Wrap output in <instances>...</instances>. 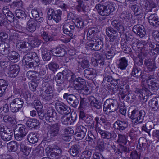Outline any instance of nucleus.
<instances>
[{
	"mask_svg": "<svg viewBox=\"0 0 159 159\" xmlns=\"http://www.w3.org/2000/svg\"><path fill=\"white\" fill-rule=\"evenodd\" d=\"M103 83L110 84L111 87L115 89L116 87L119 88V94L121 98H124L129 92V85L125 81H122V78L117 74H114L113 76L105 74L104 76Z\"/></svg>",
	"mask_w": 159,
	"mask_h": 159,
	"instance_id": "1",
	"label": "nucleus"
},
{
	"mask_svg": "<svg viewBox=\"0 0 159 159\" xmlns=\"http://www.w3.org/2000/svg\"><path fill=\"white\" fill-rule=\"evenodd\" d=\"M147 84V85L143 87L142 89L136 88L134 90V92L137 94L136 96L138 97L140 101L142 102L146 101L149 96L150 91L148 88L153 90L158 89L159 88V84L156 83V81Z\"/></svg>",
	"mask_w": 159,
	"mask_h": 159,
	"instance_id": "2",
	"label": "nucleus"
},
{
	"mask_svg": "<svg viewBox=\"0 0 159 159\" xmlns=\"http://www.w3.org/2000/svg\"><path fill=\"white\" fill-rule=\"evenodd\" d=\"M103 5L98 4L95 6V8L97 10L99 15L103 16H107L113 12L115 10L113 3L109 0H104Z\"/></svg>",
	"mask_w": 159,
	"mask_h": 159,
	"instance_id": "3",
	"label": "nucleus"
},
{
	"mask_svg": "<svg viewBox=\"0 0 159 159\" xmlns=\"http://www.w3.org/2000/svg\"><path fill=\"white\" fill-rule=\"evenodd\" d=\"M12 96L7 98L8 102H10V108L11 111L16 113L20 110L22 108L23 104L24 101L21 98H16L13 99Z\"/></svg>",
	"mask_w": 159,
	"mask_h": 159,
	"instance_id": "4",
	"label": "nucleus"
},
{
	"mask_svg": "<svg viewBox=\"0 0 159 159\" xmlns=\"http://www.w3.org/2000/svg\"><path fill=\"white\" fill-rule=\"evenodd\" d=\"M103 106V110L106 114L116 111L119 107L117 101L112 99L106 100L104 102Z\"/></svg>",
	"mask_w": 159,
	"mask_h": 159,
	"instance_id": "5",
	"label": "nucleus"
},
{
	"mask_svg": "<svg viewBox=\"0 0 159 159\" xmlns=\"http://www.w3.org/2000/svg\"><path fill=\"white\" fill-rule=\"evenodd\" d=\"M60 127V124L58 123L48 125L47 127L48 130L47 133L46 139L50 141L53 137L57 136L59 134Z\"/></svg>",
	"mask_w": 159,
	"mask_h": 159,
	"instance_id": "6",
	"label": "nucleus"
},
{
	"mask_svg": "<svg viewBox=\"0 0 159 159\" xmlns=\"http://www.w3.org/2000/svg\"><path fill=\"white\" fill-rule=\"evenodd\" d=\"M96 131L97 133H98L100 134L101 137L104 139H110L116 138L117 136V134L113 131L109 132L103 130L102 125H96Z\"/></svg>",
	"mask_w": 159,
	"mask_h": 159,
	"instance_id": "7",
	"label": "nucleus"
},
{
	"mask_svg": "<svg viewBox=\"0 0 159 159\" xmlns=\"http://www.w3.org/2000/svg\"><path fill=\"white\" fill-rule=\"evenodd\" d=\"M152 8L146 9L145 12V16H148V20L150 24L155 27L159 26V18L156 13H151Z\"/></svg>",
	"mask_w": 159,
	"mask_h": 159,
	"instance_id": "8",
	"label": "nucleus"
},
{
	"mask_svg": "<svg viewBox=\"0 0 159 159\" xmlns=\"http://www.w3.org/2000/svg\"><path fill=\"white\" fill-rule=\"evenodd\" d=\"M14 131V137L16 140L21 141L23 139L24 137L26 136L27 133V130L25 125L20 124L18 125Z\"/></svg>",
	"mask_w": 159,
	"mask_h": 159,
	"instance_id": "9",
	"label": "nucleus"
},
{
	"mask_svg": "<svg viewBox=\"0 0 159 159\" xmlns=\"http://www.w3.org/2000/svg\"><path fill=\"white\" fill-rule=\"evenodd\" d=\"M48 18L49 20L52 19L56 23L59 22L61 19L62 12L61 10L58 9L56 11L50 8L48 11Z\"/></svg>",
	"mask_w": 159,
	"mask_h": 159,
	"instance_id": "10",
	"label": "nucleus"
},
{
	"mask_svg": "<svg viewBox=\"0 0 159 159\" xmlns=\"http://www.w3.org/2000/svg\"><path fill=\"white\" fill-rule=\"evenodd\" d=\"M143 47L142 51L144 49L147 52H146V53H149L150 55H153L159 52V44L156 43L149 42L148 46H143Z\"/></svg>",
	"mask_w": 159,
	"mask_h": 159,
	"instance_id": "11",
	"label": "nucleus"
},
{
	"mask_svg": "<svg viewBox=\"0 0 159 159\" xmlns=\"http://www.w3.org/2000/svg\"><path fill=\"white\" fill-rule=\"evenodd\" d=\"M45 118L47 122H49L55 121L58 119L57 113L53 107L49 106L47 108Z\"/></svg>",
	"mask_w": 159,
	"mask_h": 159,
	"instance_id": "12",
	"label": "nucleus"
},
{
	"mask_svg": "<svg viewBox=\"0 0 159 159\" xmlns=\"http://www.w3.org/2000/svg\"><path fill=\"white\" fill-rule=\"evenodd\" d=\"M128 127V121L125 119L117 120L115 122L113 125V127L114 129L121 133L124 132Z\"/></svg>",
	"mask_w": 159,
	"mask_h": 159,
	"instance_id": "13",
	"label": "nucleus"
},
{
	"mask_svg": "<svg viewBox=\"0 0 159 159\" xmlns=\"http://www.w3.org/2000/svg\"><path fill=\"white\" fill-rule=\"evenodd\" d=\"M43 98L47 100H49L52 98H56L57 95L54 93L52 87L51 86H48L45 91L43 92L42 94Z\"/></svg>",
	"mask_w": 159,
	"mask_h": 159,
	"instance_id": "14",
	"label": "nucleus"
},
{
	"mask_svg": "<svg viewBox=\"0 0 159 159\" xmlns=\"http://www.w3.org/2000/svg\"><path fill=\"white\" fill-rule=\"evenodd\" d=\"M144 65L148 72L154 71L157 68L155 60L152 58L145 59L144 61Z\"/></svg>",
	"mask_w": 159,
	"mask_h": 159,
	"instance_id": "15",
	"label": "nucleus"
},
{
	"mask_svg": "<svg viewBox=\"0 0 159 159\" xmlns=\"http://www.w3.org/2000/svg\"><path fill=\"white\" fill-rule=\"evenodd\" d=\"M96 37V40H94L93 41L89 40V42L88 44L92 50L94 51H98L102 48L103 46V43L100 39Z\"/></svg>",
	"mask_w": 159,
	"mask_h": 159,
	"instance_id": "16",
	"label": "nucleus"
},
{
	"mask_svg": "<svg viewBox=\"0 0 159 159\" xmlns=\"http://www.w3.org/2000/svg\"><path fill=\"white\" fill-rule=\"evenodd\" d=\"M55 107L58 112L61 114L67 115L70 111V109L69 107L61 102H56Z\"/></svg>",
	"mask_w": 159,
	"mask_h": 159,
	"instance_id": "17",
	"label": "nucleus"
},
{
	"mask_svg": "<svg viewBox=\"0 0 159 159\" xmlns=\"http://www.w3.org/2000/svg\"><path fill=\"white\" fill-rule=\"evenodd\" d=\"M80 123L78 122L77 124L76 128L77 132L75 135L77 137V139L81 140L85 136L87 132L86 128L84 126L80 125Z\"/></svg>",
	"mask_w": 159,
	"mask_h": 159,
	"instance_id": "18",
	"label": "nucleus"
},
{
	"mask_svg": "<svg viewBox=\"0 0 159 159\" xmlns=\"http://www.w3.org/2000/svg\"><path fill=\"white\" fill-rule=\"evenodd\" d=\"M111 25L121 35L125 31V27L122 23L119 20H115L112 21Z\"/></svg>",
	"mask_w": 159,
	"mask_h": 159,
	"instance_id": "19",
	"label": "nucleus"
},
{
	"mask_svg": "<svg viewBox=\"0 0 159 159\" xmlns=\"http://www.w3.org/2000/svg\"><path fill=\"white\" fill-rule=\"evenodd\" d=\"M63 32L65 34L72 37L74 32L75 27L73 23H65L63 26Z\"/></svg>",
	"mask_w": 159,
	"mask_h": 159,
	"instance_id": "20",
	"label": "nucleus"
},
{
	"mask_svg": "<svg viewBox=\"0 0 159 159\" xmlns=\"http://www.w3.org/2000/svg\"><path fill=\"white\" fill-rule=\"evenodd\" d=\"M132 30L133 32L136 34L140 38L144 37L146 34L144 27L143 25L139 24L134 25L132 28Z\"/></svg>",
	"mask_w": 159,
	"mask_h": 159,
	"instance_id": "21",
	"label": "nucleus"
},
{
	"mask_svg": "<svg viewBox=\"0 0 159 159\" xmlns=\"http://www.w3.org/2000/svg\"><path fill=\"white\" fill-rule=\"evenodd\" d=\"M81 147L78 144L72 146L68 150L69 153L74 157L79 156L81 152Z\"/></svg>",
	"mask_w": 159,
	"mask_h": 159,
	"instance_id": "22",
	"label": "nucleus"
},
{
	"mask_svg": "<svg viewBox=\"0 0 159 159\" xmlns=\"http://www.w3.org/2000/svg\"><path fill=\"white\" fill-rule=\"evenodd\" d=\"M35 58H38L37 54L35 52H30L27 53L23 57L22 62L25 63L27 66L28 64H29V63L31 62L30 61Z\"/></svg>",
	"mask_w": 159,
	"mask_h": 159,
	"instance_id": "23",
	"label": "nucleus"
},
{
	"mask_svg": "<svg viewBox=\"0 0 159 159\" xmlns=\"http://www.w3.org/2000/svg\"><path fill=\"white\" fill-rule=\"evenodd\" d=\"M89 100L90 102V105L92 108L98 109H102V104L97 100L93 96H90L89 98Z\"/></svg>",
	"mask_w": 159,
	"mask_h": 159,
	"instance_id": "24",
	"label": "nucleus"
},
{
	"mask_svg": "<svg viewBox=\"0 0 159 159\" xmlns=\"http://www.w3.org/2000/svg\"><path fill=\"white\" fill-rule=\"evenodd\" d=\"M14 133L12 129H7L5 132H1L0 135L1 138L4 141H8L12 139Z\"/></svg>",
	"mask_w": 159,
	"mask_h": 159,
	"instance_id": "25",
	"label": "nucleus"
},
{
	"mask_svg": "<svg viewBox=\"0 0 159 159\" xmlns=\"http://www.w3.org/2000/svg\"><path fill=\"white\" fill-rule=\"evenodd\" d=\"M99 32L98 29L96 28H92L89 29L87 34V39L88 40L93 41L96 40V37L95 36Z\"/></svg>",
	"mask_w": 159,
	"mask_h": 159,
	"instance_id": "26",
	"label": "nucleus"
},
{
	"mask_svg": "<svg viewBox=\"0 0 159 159\" xmlns=\"http://www.w3.org/2000/svg\"><path fill=\"white\" fill-rule=\"evenodd\" d=\"M39 124L38 120L33 118L28 119L26 123V125L30 129H36L39 126Z\"/></svg>",
	"mask_w": 159,
	"mask_h": 159,
	"instance_id": "27",
	"label": "nucleus"
},
{
	"mask_svg": "<svg viewBox=\"0 0 159 159\" xmlns=\"http://www.w3.org/2000/svg\"><path fill=\"white\" fill-rule=\"evenodd\" d=\"M145 115V112L144 110L139 111L138 115H137L136 118H134L132 120V122L134 124H138L141 123L144 120V118Z\"/></svg>",
	"mask_w": 159,
	"mask_h": 159,
	"instance_id": "28",
	"label": "nucleus"
},
{
	"mask_svg": "<svg viewBox=\"0 0 159 159\" xmlns=\"http://www.w3.org/2000/svg\"><path fill=\"white\" fill-rule=\"evenodd\" d=\"M37 21L30 19L28 21L26 27V30L30 32H33L36 30Z\"/></svg>",
	"mask_w": 159,
	"mask_h": 159,
	"instance_id": "29",
	"label": "nucleus"
},
{
	"mask_svg": "<svg viewBox=\"0 0 159 159\" xmlns=\"http://www.w3.org/2000/svg\"><path fill=\"white\" fill-rule=\"evenodd\" d=\"M19 72V66L18 65L15 64L10 66L8 74L11 77H15L18 75Z\"/></svg>",
	"mask_w": 159,
	"mask_h": 159,
	"instance_id": "30",
	"label": "nucleus"
},
{
	"mask_svg": "<svg viewBox=\"0 0 159 159\" xmlns=\"http://www.w3.org/2000/svg\"><path fill=\"white\" fill-rule=\"evenodd\" d=\"M51 52L54 56L59 57H62L66 53L65 50L59 46L52 49L51 50Z\"/></svg>",
	"mask_w": 159,
	"mask_h": 159,
	"instance_id": "31",
	"label": "nucleus"
},
{
	"mask_svg": "<svg viewBox=\"0 0 159 159\" xmlns=\"http://www.w3.org/2000/svg\"><path fill=\"white\" fill-rule=\"evenodd\" d=\"M96 71L92 68L86 69L84 71V76L88 79L91 80L95 77Z\"/></svg>",
	"mask_w": 159,
	"mask_h": 159,
	"instance_id": "32",
	"label": "nucleus"
},
{
	"mask_svg": "<svg viewBox=\"0 0 159 159\" xmlns=\"http://www.w3.org/2000/svg\"><path fill=\"white\" fill-rule=\"evenodd\" d=\"M78 4L76 6V9L79 12H84L88 10V7L82 1L79 0L77 1Z\"/></svg>",
	"mask_w": 159,
	"mask_h": 159,
	"instance_id": "33",
	"label": "nucleus"
},
{
	"mask_svg": "<svg viewBox=\"0 0 159 159\" xmlns=\"http://www.w3.org/2000/svg\"><path fill=\"white\" fill-rule=\"evenodd\" d=\"M75 83H74V87L77 90H80L84 88L85 85V81L84 79L80 77H78L75 80Z\"/></svg>",
	"mask_w": 159,
	"mask_h": 159,
	"instance_id": "34",
	"label": "nucleus"
},
{
	"mask_svg": "<svg viewBox=\"0 0 159 159\" xmlns=\"http://www.w3.org/2000/svg\"><path fill=\"white\" fill-rule=\"evenodd\" d=\"M9 46L7 43L0 42V53L3 55L7 54L10 50Z\"/></svg>",
	"mask_w": 159,
	"mask_h": 159,
	"instance_id": "35",
	"label": "nucleus"
},
{
	"mask_svg": "<svg viewBox=\"0 0 159 159\" xmlns=\"http://www.w3.org/2000/svg\"><path fill=\"white\" fill-rule=\"evenodd\" d=\"M32 17L35 19V21L40 23H42L44 19L43 17H41L42 15H40L37 9H33L32 10L31 12Z\"/></svg>",
	"mask_w": 159,
	"mask_h": 159,
	"instance_id": "36",
	"label": "nucleus"
},
{
	"mask_svg": "<svg viewBox=\"0 0 159 159\" xmlns=\"http://www.w3.org/2000/svg\"><path fill=\"white\" fill-rule=\"evenodd\" d=\"M142 70L140 67H137L136 66H133L131 73V76L138 78L142 76Z\"/></svg>",
	"mask_w": 159,
	"mask_h": 159,
	"instance_id": "37",
	"label": "nucleus"
},
{
	"mask_svg": "<svg viewBox=\"0 0 159 159\" xmlns=\"http://www.w3.org/2000/svg\"><path fill=\"white\" fill-rule=\"evenodd\" d=\"M42 58L44 61H49L51 57V50H48L46 48H43L41 49Z\"/></svg>",
	"mask_w": 159,
	"mask_h": 159,
	"instance_id": "38",
	"label": "nucleus"
},
{
	"mask_svg": "<svg viewBox=\"0 0 159 159\" xmlns=\"http://www.w3.org/2000/svg\"><path fill=\"white\" fill-rule=\"evenodd\" d=\"M7 58L9 60L13 62H17L19 56V54L16 51H12L8 53Z\"/></svg>",
	"mask_w": 159,
	"mask_h": 159,
	"instance_id": "39",
	"label": "nucleus"
},
{
	"mask_svg": "<svg viewBox=\"0 0 159 159\" xmlns=\"http://www.w3.org/2000/svg\"><path fill=\"white\" fill-rule=\"evenodd\" d=\"M62 153V150L59 148L57 147L52 149L51 152L50 156L52 159L57 158L61 156Z\"/></svg>",
	"mask_w": 159,
	"mask_h": 159,
	"instance_id": "40",
	"label": "nucleus"
},
{
	"mask_svg": "<svg viewBox=\"0 0 159 159\" xmlns=\"http://www.w3.org/2000/svg\"><path fill=\"white\" fill-rule=\"evenodd\" d=\"M20 146V144L15 141H11L7 144L8 149L12 152L16 151Z\"/></svg>",
	"mask_w": 159,
	"mask_h": 159,
	"instance_id": "41",
	"label": "nucleus"
},
{
	"mask_svg": "<svg viewBox=\"0 0 159 159\" xmlns=\"http://www.w3.org/2000/svg\"><path fill=\"white\" fill-rule=\"evenodd\" d=\"M8 85L7 81L3 79H0V97L3 96Z\"/></svg>",
	"mask_w": 159,
	"mask_h": 159,
	"instance_id": "42",
	"label": "nucleus"
},
{
	"mask_svg": "<svg viewBox=\"0 0 159 159\" xmlns=\"http://www.w3.org/2000/svg\"><path fill=\"white\" fill-rule=\"evenodd\" d=\"M128 66V61L125 57L119 59L118 61L117 67L122 70L126 69Z\"/></svg>",
	"mask_w": 159,
	"mask_h": 159,
	"instance_id": "43",
	"label": "nucleus"
},
{
	"mask_svg": "<svg viewBox=\"0 0 159 159\" xmlns=\"http://www.w3.org/2000/svg\"><path fill=\"white\" fill-rule=\"evenodd\" d=\"M29 64L27 66V67L29 68H33L35 70H38V68L40 67V65H42L40 63L38 57V58H35L34 59L32 62H30Z\"/></svg>",
	"mask_w": 159,
	"mask_h": 159,
	"instance_id": "44",
	"label": "nucleus"
},
{
	"mask_svg": "<svg viewBox=\"0 0 159 159\" xmlns=\"http://www.w3.org/2000/svg\"><path fill=\"white\" fill-rule=\"evenodd\" d=\"M15 15L18 19L22 20H28L29 18H27V15L25 12L20 9H17L15 11Z\"/></svg>",
	"mask_w": 159,
	"mask_h": 159,
	"instance_id": "45",
	"label": "nucleus"
},
{
	"mask_svg": "<svg viewBox=\"0 0 159 159\" xmlns=\"http://www.w3.org/2000/svg\"><path fill=\"white\" fill-rule=\"evenodd\" d=\"M79 118L80 120H81L88 123H90L92 120V119L86 115L82 110H80L79 113Z\"/></svg>",
	"mask_w": 159,
	"mask_h": 159,
	"instance_id": "46",
	"label": "nucleus"
},
{
	"mask_svg": "<svg viewBox=\"0 0 159 159\" xmlns=\"http://www.w3.org/2000/svg\"><path fill=\"white\" fill-rule=\"evenodd\" d=\"M80 105L79 106V109L83 110V109L87 107L88 105L87 102V98L86 97H82V95H80Z\"/></svg>",
	"mask_w": 159,
	"mask_h": 159,
	"instance_id": "47",
	"label": "nucleus"
},
{
	"mask_svg": "<svg viewBox=\"0 0 159 159\" xmlns=\"http://www.w3.org/2000/svg\"><path fill=\"white\" fill-rule=\"evenodd\" d=\"M27 140L30 143L34 144L38 141L37 135L34 133L31 132L27 136Z\"/></svg>",
	"mask_w": 159,
	"mask_h": 159,
	"instance_id": "48",
	"label": "nucleus"
},
{
	"mask_svg": "<svg viewBox=\"0 0 159 159\" xmlns=\"http://www.w3.org/2000/svg\"><path fill=\"white\" fill-rule=\"evenodd\" d=\"M78 63L79 66L84 69L89 67V61L85 59L79 58Z\"/></svg>",
	"mask_w": 159,
	"mask_h": 159,
	"instance_id": "49",
	"label": "nucleus"
},
{
	"mask_svg": "<svg viewBox=\"0 0 159 159\" xmlns=\"http://www.w3.org/2000/svg\"><path fill=\"white\" fill-rule=\"evenodd\" d=\"M68 103L73 107L76 108L79 103V101L75 96L73 95L68 101Z\"/></svg>",
	"mask_w": 159,
	"mask_h": 159,
	"instance_id": "50",
	"label": "nucleus"
},
{
	"mask_svg": "<svg viewBox=\"0 0 159 159\" xmlns=\"http://www.w3.org/2000/svg\"><path fill=\"white\" fill-rule=\"evenodd\" d=\"M27 77L33 81H37L38 80V77L36 76V71H29L26 74Z\"/></svg>",
	"mask_w": 159,
	"mask_h": 159,
	"instance_id": "51",
	"label": "nucleus"
},
{
	"mask_svg": "<svg viewBox=\"0 0 159 159\" xmlns=\"http://www.w3.org/2000/svg\"><path fill=\"white\" fill-rule=\"evenodd\" d=\"M148 144V142L146 139L144 137H141L139 140L138 146L140 149L142 148H145Z\"/></svg>",
	"mask_w": 159,
	"mask_h": 159,
	"instance_id": "52",
	"label": "nucleus"
},
{
	"mask_svg": "<svg viewBox=\"0 0 159 159\" xmlns=\"http://www.w3.org/2000/svg\"><path fill=\"white\" fill-rule=\"evenodd\" d=\"M96 147L100 151H103L107 147L106 144L104 143L102 139H99L98 141Z\"/></svg>",
	"mask_w": 159,
	"mask_h": 159,
	"instance_id": "53",
	"label": "nucleus"
},
{
	"mask_svg": "<svg viewBox=\"0 0 159 159\" xmlns=\"http://www.w3.org/2000/svg\"><path fill=\"white\" fill-rule=\"evenodd\" d=\"M154 126L153 123L149 122L146 123L145 125L142 126V130L148 133H149L150 130H151Z\"/></svg>",
	"mask_w": 159,
	"mask_h": 159,
	"instance_id": "54",
	"label": "nucleus"
},
{
	"mask_svg": "<svg viewBox=\"0 0 159 159\" xmlns=\"http://www.w3.org/2000/svg\"><path fill=\"white\" fill-rule=\"evenodd\" d=\"M9 111L8 106L7 104H6L0 108V117L2 118L3 116L7 114Z\"/></svg>",
	"mask_w": 159,
	"mask_h": 159,
	"instance_id": "55",
	"label": "nucleus"
},
{
	"mask_svg": "<svg viewBox=\"0 0 159 159\" xmlns=\"http://www.w3.org/2000/svg\"><path fill=\"white\" fill-rule=\"evenodd\" d=\"M41 35V37L46 42L52 41L53 39V37L45 31L42 32Z\"/></svg>",
	"mask_w": 159,
	"mask_h": 159,
	"instance_id": "56",
	"label": "nucleus"
},
{
	"mask_svg": "<svg viewBox=\"0 0 159 159\" xmlns=\"http://www.w3.org/2000/svg\"><path fill=\"white\" fill-rule=\"evenodd\" d=\"M55 80L57 84L64 83V76L61 72H59L56 75L55 78Z\"/></svg>",
	"mask_w": 159,
	"mask_h": 159,
	"instance_id": "57",
	"label": "nucleus"
},
{
	"mask_svg": "<svg viewBox=\"0 0 159 159\" xmlns=\"http://www.w3.org/2000/svg\"><path fill=\"white\" fill-rule=\"evenodd\" d=\"M29 45V44L27 42L19 41L16 43V46L17 48L22 49L27 48Z\"/></svg>",
	"mask_w": 159,
	"mask_h": 159,
	"instance_id": "58",
	"label": "nucleus"
},
{
	"mask_svg": "<svg viewBox=\"0 0 159 159\" xmlns=\"http://www.w3.org/2000/svg\"><path fill=\"white\" fill-rule=\"evenodd\" d=\"M40 65V67L38 68V70H37V72L39 75L43 76L47 73V68L44 64Z\"/></svg>",
	"mask_w": 159,
	"mask_h": 159,
	"instance_id": "59",
	"label": "nucleus"
},
{
	"mask_svg": "<svg viewBox=\"0 0 159 159\" xmlns=\"http://www.w3.org/2000/svg\"><path fill=\"white\" fill-rule=\"evenodd\" d=\"M19 90H20V91H21V93L22 94L25 100L27 101H29V100L30 99L31 97V95L29 92L27 91L25 89H20Z\"/></svg>",
	"mask_w": 159,
	"mask_h": 159,
	"instance_id": "60",
	"label": "nucleus"
},
{
	"mask_svg": "<svg viewBox=\"0 0 159 159\" xmlns=\"http://www.w3.org/2000/svg\"><path fill=\"white\" fill-rule=\"evenodd\" d=\"M109 37V42L110 44L114 45L117 44L118 39V34L108 36Z\"/></svg>",
	"mask_w": 159,
	"mask_h": 159,
	"instance_id": "61",
	"label": "nucleus"
},
{
	"mask_svg": "<svg viewBox=\"0 0 159 159\" xmlns=\"http://www.w3.org/2000/svg\"><path fill=\"white\" fill-rule=\"evenodd\" d=\"M114 29L111 26L107 27L106 29V34L108 36L118 34L117 31Z\"/></svg>",
	"mask_w": 159,
	"mask_h": 159,
	"instance_id": "62",
	"label": "nucleus"
},
{
	"mask_svg": "<svg viewBox=\"0 0 159 159\" xmlns=\"http://www.w3.org/2000/svg\"><path fill=\"white\" fill-rule=\"evenodd\" d=\"M76 27L80 29H82L84 27V22L81 19L77 18L75 21Z\"/></svg>",
	"mask_w": 159,
	"mask_h": 159,
	"instance_id": "63",
	"label": "nucleus"
},
{
	"mask_svg": "<svg viewBox=\"0 0 159 159\" xmlns=\"http://www.w3.org/2000/svg\"><path fill=\"white\" fill-rule=\"evenodd\" d=\"M92 155L91 152L89 151H85L83 152L80 159H89Z\"/></svg>",
	"mask_w": 159,
	"mask_h": 159,
	"instance_id": "64",
	"label": "nucleus"
}]
</instances>
